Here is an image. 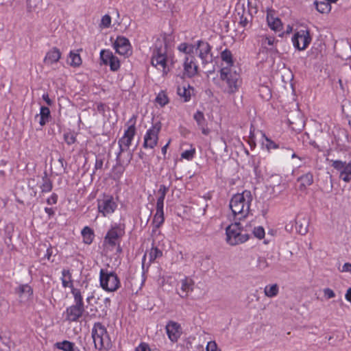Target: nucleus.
Masks as SVG:
<instances>
[{
  "instance_id": "nucleus-1",
  "label": "nucleus",
  "mask_w": 351,
  "mask_h": 351,
  "mask_svg": "<svg viewBox=\"0 0 351 351\" xmlns=\"http://www.w3.org/2000/svg\"><path fill=\"white\" fill-rule=\"evenodd\" d=\"M171 38L170 36H162L158 38L154 43L152 56V64L160 70L163 74L169 72L167 68V50L171 46Z\"/></svg>"
},
{
  "instance_id": "nucleus-2",
  "label": "nucleus",
  "mask_w": 351,
  "mask_h": 351,
  "mask_svg": "<svg viewBox=\"0 0 351 351\" xmlns=\"http://www.w3.org/2000/svg\"><path fill=\"white\" fill-rule=\"evenodd\" d=\"M252 199L251 191L247 190L233 195L230 202V208L235 220L242 221L250 215Z\"/></svg>"
},
{
  "instance_id": "nucleus-3",
  "label": "nucleus",
  "mask_w": 351,
  "mask_h": 351,
  "mask_svg": "<svg viewBox=\"0 0 351 351\" xmlns=\"http://www.w3.org/2000/svg\"><path fill=\"white\" fill-rule=\"evenodd\" d=\"M241 85L240 75L236 69L223 67L220 69L219 86L224 93L234 94Z\"/></svg>"
},
{
  "instance_id": "nucleus-4",
  "label": "nucleus",
  "mask_w": 351,
  "mask_h": 351,
  "mask_svg": "<svg viewBox=\"0 0 351 351\" xmlns=\"http://www.w3.org/2000/svg\"><path fill=\"white\" fill-rule=\"evenodd\" d=\"M250 227L247 224L244 226L241 221L231 223L226 228V242L231 245H236L247 241L249 239L247 232Z\"/></svg>"
},
{
  "instance_id": "nucleus-5",
  "label": "nucleus",
  "mask_w": 351,
  "mask_h": 351,
  "mask_svg": "<svg viewBox=\"0 0 351 351\" xmlns=\"http://www.w3.org/2000/svg\"><path fill=\"white\" fill-rule=\"evenodd\" d=\"M91 336L95 349L109 350L111 340L106 328L100 322L95 323L91 330Z\"/></svg>"
},
{
  "instance_id": "nucleus-6",
  "label": "nucleus",
  "mask_w": 351,
  "mask_h": 351,
  "mask_svg": "<svg viewBox=\"0 0 351 351\" xmlns=\"http://www.w3.org/2000/svg\"><path fill=\"white\" fill-rule=\"evenodd\" d=\"M99 282L101 288L108 292H114L120 287V280L117 274L101 269L99 272Z\"/></svg>"
},
{
  "instance_id": "nucleus-7",
  "label": "nucleus",
  "mask_w": 351,
  "mask_h": 351,
  "mask_svg": "<svg viewBox=\"0 0 351 351\" xmlns=\"http://www.w3.org/2000/svg\"><path fill=\"white\" fill-rule=\"evenodd\" d=\"M97 202L98 213L104 217H109L114 213L118 206L114 198L107 194L99 196Z\"/></svg>"
},
{
  "instance_id": "nucleus-8",
  "label": "nucleus",
  "mask_w": 351,
  "mask_h": 351,
  "mask_svg": "<svg viewBox=\"0 0 351 351\" xmlns=\"http://www.w3.org/2000/svg\"><path fill=\"white\" fill-rule=\"evenodd\" d=\"M312 38L307 29H302L294 32L291 41L293 47L299 50H305L311 43Z\"/></svg>"
},
{
  "instance_id": "nucleus-9",
  "label": "nucleus",
  "mask_w": 351,
  "mask_h": 351,
  "mask_svg": "<svg viewBox=\"0 0 351 351\" xmlns=\"http://www.w3.org/2000/svg\"><path fill=\"white\" fill-rule=\"evenodd\" d=\"M161 130V124L158 122L148 129L144 136L143 147L145 149L154 148L158 141V134Z\"/></svg>"
},
{
  "instance_id": "nucleus-10",
  "label": "nucleus",
  "mask_w": 351,
  "mask_h": 351,
  "mask_svg": "<svg viewBox=\"0 0 351 351\" xmlns=\"http://www.w3.org/2000/svg\"><path fill=\"white\" fill-rule=\"evenodd\" d=\"M130 125L125 131L123 136L119 140V146L121 152L127 151L136 133L135 122L132 119H130L128 122Z\"/></svg>"
},
{
  "instance_id": "nucleus-11",
  "label": "nucleus",
  "mask_w": 351,
  "mask_h": 351,
  "mask_svg": "<svg viewBox=\"0 0 351 351\" xmlns=\"http://www.w3.org/2000/svg\"><path fill=\"white\" fill-rule=\"evenodd\" d=\"M332 167L339 173V178L346 183L351 182V162L332 160Z\"/></svg>"
},
{
  "instance_id": "nucleus-12",
  "label": "nucleus",
  "mask_w": 351,
  "mask_h": 351,
  "mask_svg": "<svg viewBox=\"0 0 351 351\" xmlns=\"http://www.w3.org/2000/svg\"><path fill=\"white\" fill-rule=\"evenodd\" d=\"M195 46V52L202 61V64H206L212 61L211 47L206 41L198 40Z\"/></svg>"
},
{
  "instance_id": "nucleus-13",
  "label": "nucleus",
  "mask_w": 351,
  "mask_h": 351,
  "mask_svg": "<svg viewBox=\"0 0 351 351\" xmlns=\"http://www.w3.org/2000/svg\"><path fill=\"white\" fill-rule=\"evenodd\" d=\"M184 75L188 77H192L197 75L198 66L193 56H184L183 62Z\"/></svg>"
},
{
  "instance_id": "nucleus-14",
  "label": "nucleus",
  "mask_w": 351,
  "mask_h": 351,
  "mask_svg": "<svg viewBox=\"0 0 351 351\" xmlns=\"http://www.w3.org/2000/svg\"><path fill=\"white\" fill-rule=\"evenodd\" d=\"M15 293L19 298L21 303H25L30 301L33 297V289L28 284L19 285L15 289Z\"/></svg>"
},
{
  "instance_id": "nucleus-15",
  "label": "nucleus",
  "mask_w": 351,
  "mask_h": 351,
  "mask_svg": "<svg viewBox=\"0 0 351 351\" xmlns=\"http://www.w3.org/2000/svg\"><path fill=\"white\" fill-rule=\"evenodd\" d=\"M124 234L123 229L121 226H114L108 230L106 237L105 242L112 246H114L117 244L118 239L123 236Z\"/></svg>"
},
{
  "instance_id": "nucleus-16",
  "label": "nucleus",
  "mask_w": 351,
  "mask_h": 351,
  "mask_svg": "<svg viewBox=\"0 0 351 351\" xmlns=\"http://www.w3.org/2000/svg\"><path fill=\"white\" fill-rule=\"evenodd\" d=\"M84 311V305L73 304L66 310V319L69 322H77Z\"/></svg>"
},
{
  "instance_id": "nucleus-17",
  "label": "nucleus",
  "mask_w": 351,
  "mask_h": 351,
  "mask_svg": "<svg viewBox=\"0 0 351 351\" xmlns=\"http://www.w3.org/2000/svg\"><path fill=\"white\" fill-rule=\"evenodd\" d=\"M113 47L116 52L120 55H126L130 49L129 40L123 36H118Z\"/></svg>"
},
{
  "instance_id": "nucleus-18",
  "label": "nucleus",
  "mask_w": 351,
  "mask_h": 351,
  "mask_svg": "<svg viewBox=\"0 0 351 351\" xmlns=\"http://www.w3.org/2000/svg\"><path fill=\"white\" fill-rule=\"evenodd\" d=\"M166 331L169 339L173 341H177L181 335V328L177 322L171 321L166 326Z\"/></svg>"
},
{
  "instance_id": "nucleus-19",
  "label": "nucleus",
  "mask_w": 351,
  "mask_h": 351,
  "mask_svg": "<svg viewBox=\"0 0 351 351\" xmlns=\"http://www.w3.org/2000/svg\"><path fill=\"white\" fill-rule=\"evenodd\" d=\"M180 283L181 291H178V293L181 298H185L193 291L194 281L191 278L186 277L182 279Z\"/></svg>"
},
{
  "instance_id": "nucleus-20",
  "label": "nucleus",
  "mask_w": 351,
  "mask_h": 351,
  "mask_svg": "<svg viewBox=\"0 0 351 351\" xmlns=\"http://www.w3.org/2000/svg\"><path fill=\"white\" fill-rule=\"evenodd\" d=\"M220 58L221 60V69L226 67L230 69H235V66L234 65V61L233 60L232 52L230 50L226 49L221 51Z\"/></svg>"
},
{
  "instance_id": "nucleus-21",
  "label": "nucleus",
  "mask_w": 351,
  "mask_h": 351,
  "mask_svg": "<svg viewBox=\"0 0 351 351\" xmlns=\"http://www.w3.org/2000/svg\"><path fill=\"white\" fill-rule=\"evenodd\" d=\"M193 119L195 120L202 134L204 135H208L210 130L207 126L208 123L204 117V113L201 111H197L193 115Z\"/></svg>"
},
{
  "instance_id": "nucleus-22",
  "label": "nucleus",
  "mask_w": 351,
  "mask_h": 351,
  "mask_svg": "<svg viewBox=\"0 0 351 351\" xmlns=\"http://www.w3.org/2000/svg\"><path fill=\"white\" fill-rule=\"evenodd\" d=\"M267 21L269 27L271 29L276 32H280L282 30V22L277 16H275V14L272 11L267 12Z\"/></svg>"
},
{
  "instance_id": "nucleus-23",
  "label": "nucleus",
  "mask_w": 351,
  "mask_h": 351,
  "mask_svg": "<svg viewBox=\"0 0 351 351\" xmlns=\"http://www.w3.org/2000/svg\"><path fill=\"white\" fill-rule=\"evenodd\" d=\"M60 58L61 53L60 50L56 47H53L47 53L44 58V62L47 65H51L53 63L58 62Z\"/></svg>"
},
{
  "instance_id": "nucleus-24",
  "label": "nucleus",
  "mask_w": 351,
  "mask_h": 351,
  "mask_svg": "<svg viewBox=\"0 0 351 351\" xmlns=\"http://www.w3.org/2000/svg\"><path fill=\"white\" fill-rule=\"evenodd\" d=\"M193 93V88L186 84L178 86L177 88L178 95L183 99V101H189L191 99V95Z\"/></svg>"
},
{
  "instance_id": "nucleus-25",
  "label": "nucleus",
  "mask_w": 351,
  "mask_h": 351,
  "mask_svg": "<svg viewBox=\"0 0 351 351\" xmlns=\"http://www.w3.org/2000/svg\"><path fill=\"white\" fill-rule=\"evenodd\" d=\"M61 282L62 285L64 288H69L72 289L73 287V280L72 278V274L69 269H63L61 271Z\"/></svg>"
},
{
  "instance_id": "nucleus-26",
  "label": "nucleus",
  "mask_w": 351,
  "mask_h": 351,
  "mask_svg": "<svg viewBox=\"0 0 351 351\" xmlns=\"http://www.w3.org/2000/svg\"><path fill=\"white\" fill-rule=\"evenodd\" d=\"M55 346L56 348L63 351H80V349L75 346L74 343L66 340L57 342Z\"/></svg>"
},
{
  "instance_id": "nucleus-27",
  "label": "nucleus",
  "mask_w": 351,
  "mask_h": 351,
  "mask_svg": "<svg viewBox=\"0 0 351 351\" xmlns=\"http://www.w3.org/2000/svg\"><path fill=\"white\" fill-rule=\"evenodd\" d=\"M40 116L39 123L41 126H44L49 122L51 117L50 110L48 107L41 106L40 109V114H36V117Z\"/></svg>"
},
{
  "instance_id": "nucleus-28",
  "label": "nucleus",
  "mask_w": 351,
  "mask_h": 351,
  "mask_svg": "<svg viewBox=\"0 0 351 351\" xmlns=\"http://www.w3.org/2000/svg\"><path fill=\"white\" fill-rule=\"evenodd\" d=\"M300 182V189L304 190L307 186H311L313 182V176L311 173H307L298 178Z\"/></svg>"
},
{
  "instance_id": "nucleus-29",
  "label": "nucleus",
  "mask_w": 351,
  "mask_h": 351,
  "mask_svg": "<svg viewBox=\"0 0 351 351\" xmlns=\"http://www.w3.org/2000/svg\"><path fill=\"white\" fill-rule=\"evenodd\" d=\"M82 58L80 53L71 51L68 60V64L73 67H78L82 64Z\"/></svg>"
},
{
  "instance_id": "nucleus-30",
  "label": "nucleus",
  "mask_w": 351,
  "mask_h": 351,
  "mask_svg": "<svg viewBox=\"0 0 351 351\" xmlns=\"http://www.w3.org/2000/svg\"><path fill=\"white\" fill-rule=\"evenodd\" d=\"M279 287L277 284L268 285L264 289V293L268 298H274L278 294Z\"/></svg>"
},
{
  "instance_id": "nucleus-31",
  "label": "nucleus",
  "mask_w": 351,
  "mask_h": 351,
  "mask_svg": "<svg viewBox=\"0 0 351 351\" xmlns=\"http://www.w3.org/2000/svg\"><path fill=\"white\" fill-rule=\"evenodd\" d=\"M164 220V213L156 212L152 221V224L154 226L152 231L156 232L163 223Z\"/></svg>"
},
{
  "instance_id": "nucleus-32",
  "label": "nucleus",
  "mask_w": 351,
  "mask_h": 351,
  "mask_svg": "<svg viewBox=\"0 0 351 351\" xmlns=\"http://www.w3.org/2000/svg\"><path fill=\"white\" fill-rule=\"evenodd\" d=\"M178 49L179 51L184 53L185 56H193L195 46L194 45H189L186 43H182L179 45Z\"/></svg>"
},
{
  "instance_id": "nucleus-33",
  "label": "nucleus",
  "mask_w": 351,
  "mask_h": 351,
  "mask_svg": "<svg viewBox=\"0 0 351 351\" xmlns=\"http://www.w3.org/2000/svg\"><path fill=\"white\" fill-rule=\"evenodd\" d=\"M83 241L86 244H90L93 241L94 234L93 230L88 226L84 227L82 230Z\"/></svg>"
},
{
  "instance_id": "nucleus-34",
  "label": "nucleus",
  "mask_w": 351,
  "mask_h": 351,
  "mask_svg": "<svg viewBox=\"0 0 351 351\" xmlns=\"http://www.w3.org/2000/svg\"><path fill=\"white\" fill-rule=\"evenodd\" d=\"M262 146L267 151H270L271 149H278L279 147L278 145L267 137L264 133H262Z\"/></svg>"
},
{
  "instance_id": "nucleus-35",
  "label": "nucleus",
  "mask_w": 351,
  "mask_h": 351,
  "mask_svg": "<svg viewBox=\"0 0 351 351\" xmlns=\"http://www.w3.org/2000/svg\"><path fill=\"white\" fill-rule=\"evenodd\" d=\"M53 184L51 180L47 176L43 178V183L40 189L43 193H49L52 190Z\"/></svg>"
},
{
  "instance_id": "nucleus-36",
  "label": "nucleus",
  "mask_w": 351,
  "mask_h": 351,
  "mask_svg": "<svg viewBox=\"0 0 351 351\" xmlns=\"http://www.w3.org/2000/svg\"><path fill=\"white\" fill-rule=\"evenodd\" d=\"M162 252L158 248L156 247H152L149 252V263H153L156 258L162 256Z\"/></svg>"
},
{
  "instance_id": "nucleus-37",
  "label": "nucleus",
  "mask_w": 351,
  "mask_h": 351,
  "mask_svg": "<svg viewBox=\"0 0 351 351\" xmlns=\"http://www.w3.org/2000/svg\"><path fill=\"white\" fill-rule=\"evenodd\" d=\"M114 55L112 52L108 49H103L100 51V58L102 62L108 65V62L113 58Z\"/></svg>"
},
{
  "instance_id": "nucleus-38",
  "label": "nucleus",
  "mask_w": 351,
  "mask_h": 351,
  "mask_svg": "<svg viewBox=\"0 0 351 351\" xmlns=\"http://www.w3.org/2000/svg\"><path fill=\"white\" fill-rule=\"evenodd\" d=\"M71 290V293L74 298L75 304L84 305L83 298L81 294V291L76 288H73Z\"/></svg>"
},
{
  "instance_id": "nucleus-39",
  "label": "nucleus",
  "mask_w": 351,
  "mask_h": 351,
  "mask_svg": "<svg viewBox=\"0 0 351 351\" xmlns=\"http://www.w3.org/2000/svg\"><path fill=\"white\" fill-rule=\"evenodd\" d=\"M316 9L321 13H326L330 10V5L328 1L315 2Z\"/></svg>"
},
{
  "instance_id": "nucleus-40",
  "label": "nucleus",
  "mask_w": 351,
  "mask_h": 351,
  "mask_svg": "<svg viewBox=\"0 0 351 351\" xmlns=\"http://www.w3.org/2000/svg\"><path fill=\"white\" fill-rule=\"evenodd\" d=\"M195 152V148L192 145H191L190 149L184 151L181 154V157L182 158L186 159L187 160H191L194 158Z\"/></svg>"
},
{
  "instance_id": "nucleus-41",
  "label": "nucleus",
  "mask_w": 351,
  "mask_h": 351,
  "mask_svg": "<svg viewBox=\"0 0 351 351\" xmlns=\"http://www.w3.org/2000/svg\"><path fill=\"white\" fill-rule=\"evenodd\" d=\"M156 101L160 106H164L168 104L169 99L167 95L163 91H161L158 94L156 98Z\"/></svg>"
},
{
  "instance_id": "nucleus-42",
  "label": "nucleus",
  "mask_w": 351,
  "mask_h": 351,
  "mask_svg": "<svg viewBox=\"0 0 351 351\" xmlns=\"http://www.w3.org/2000/svg\"><path fill=\"white\" fill-rule=\"evenodd\" d=\"M108 65L110 66V70L112 71H117L120 67V62L117 57L113 56V58L110 60Z\"/></svg>"
},
{
  "instance_id": "nucleus-43",
  "label": "nucleus",
  "mask_w": 351,
  "mask_h": 351,
  "mask_svg": "<svg viewBox=\"0 0 351 351\" xmlns=\"http://www.w3.org/2000/svg\"><path fill=\"white\" fill-rule=\"evenodd\" d=\"M111 25V17L108 14H105L102 16L99 27L101 29L108 28Z\"/></svg>"
},
{
  "instance_id": "nucleus-44",
  "label": "nucleus",
  "mask_w": 351,
  "mask_h": 351,
  "mask_svg": "<svg viewBox=\"0 0 351 351\" xmlns=\"http://www.w3.org/2000/svg\"><path fill=\"white\" fill-rule=\"evenodd\" d=\"M256 267L261 270L265 269L268 267V263L266 258L264 257H258Z\"/></svg>"
},
{
  "instance_id": "nucleus-45",
  "label": "nucleus",
  "mask_w": 351,
  "mask_h": 351,
  "mask_svg": "<svg viewBox=\"0 0 351 351\" xmlns=\"http://www.w3.org/2000/svg\"><path fill=\"white\" fill-rule=\"evenodd\" d=\"M254 235L258 239H263L265 237V230L261 226H258L254 228Z\"/></svg>"
},
{
  "instance_id": "nucleus-46",
  "label": "nucleus",
  "mask_w": 351,
  "mask_h": 351,
  "mask_svg": "<svg viewBox=\"0 0 351 351\" xmlns=\"http://www.w3.org/2000/svg\"><path fill=\"white\" fill-rule=\"evenodd\" d=\"M206 351H220L215 341H211L207 343Z\"/></svg>"
},
{
  "instance_id": "nucleus-47",
  "label": "nucleus",
  "mask_w": 351,
  "mask_h": 351,
  "mask_svg": "<svg viewBox=\"0 0 351 351\" xmlns=\"http://www.w3.org/2000/svg\"><path fill=\"white\" fill-rule=\"evenodd\" d=\"M324 295L326 299H331L335 297V293L330 288H326L323 290Z\"/></svg>"
},
{
  "instance_id": "nucleus-48",
  "label": "nucleus",
  "mask_w": 351,
  "mask_h": 351,
  "mask_svg": "<svg viewBox=\"0 0 351 351\" xmlns=\"http://www.w3.org/2000/svg\"><path fill=\"white\" fill-rule=\"evenodd\" d=\"M58 201V195L56 193H53L47 199V203L49 205L56 204Z\"/></svg>"
},
{
  "instance_id": "nucleus-49",
  "label": "nucleus",
  "mask_w": 351,
  "mask_h": 351,
  "mask_svg": "<svg viewBox=\"0 0 351 351\" xmlns=\"http://www.w3.org/2000/svg\"><path fill=\"white\" fill-rule=\"evenodd\" d=\"M239 23L241 27H245L247 25L249 21L247 16H245L243 14H242L239 16Z\"/></svg>"
},
{
  "instance_id": "nucleus-50",
  "label": "nucleus",
  "mask_w": 351,
  "mask_h": 351,
  "mask_svg": "<svg viewBox=\"0 0 351 351\" xmlns=\"http://www.w3.org/2000/svg\"><path fill=\"white\" fill-rule=\"evenodd\" d=\"M341 272H348L351 274V263H346L343 267L342 269H340Z\"/></svg>"
},
{
  "instance_id": "nucleus-51",
  "label": "nucleus",
  "mask_w": 351,
  "mask_h": 351,
  "mask_svg": "<svg viewBox=\"0 0 351 351\" xmlns=\"http://www.w3.org/2000/svg\"><path fill=\"white\" fill-rule=\"evenodd\" d=\"M136 351H149V347L146 343H141L136 348Z\"/></svg>"
},
{
  "instance_id": "nucleus-52",
  "label": "nucleus",
  "mask_w": 351,
  "mask_h": 351,
  "mask_svg": "<svg viewBox=\"0 0 351 351\" xmlns=\"http://www.w3.org/2000/svg\"><path fill=\"white\" fill-rule=\"evenodd\" d=\"M42 98L47 105L51 106L52 104V101L49 99V95L47 93L43 94Z\"/></svg>"
},
{
  "instance_id": "nucleus-53",
  "label": "nucleus",
  "mask_w": 351,
  "mask_h": 351,
  "mask_svg": "<svg viewBox=\"0 0 351 351\" xmlns=\"http://www.w3.org/2000/svg\"><path fill=\"white\" fill-rule=\"evenodd\" d=\"M298 232H300V234H301L302 235L306 234L307 233V232H308L307 226L302 227V226L301 224L300 226L299 229H298Z\"/></svg>"
},
{
  "instance_id": "nucleus-54",
  "label": "nucleus",
  "mask_w": 351,
  "mask_h": 351,
  "mask_svg": "<svg viewBox=\"0 0 351 351\" xmlns=\"http://www.w3.org/2000/svg\"><path fill=\"white\" fill-rule=\"evenodd\" d=\"M163 206H164V204L163 203L157 202L156 203V212L164 213L163 212Z\"/></svg>"
},
{
  "instance_id": "nucleus-55",
  "label": "nucleus",
  "mask_w": 351,
  "mask_h": 351,
  "mask_svg": "<svg viewBox=\"0 0 351 351\" xmlns=\"http://www.w3.org/2000/svg\"><path fill=\"white\" fill-rule=\"evenodd\" d=\"M45 211L49 217L54 215V211L51 208L46 207L45 208Z\"/></svg>"
},
{
  "instance_id": "nucleus-56",
  "label": "nucleus",
  "mask_w": 351,
  "mask_h": 351,
  "mask_svg": "<svg viewBox=\"0 0 351 351\" xmlns=\"http://www.w3.org/2000/svg\"><path fill=\"white\" fill-rule=\"evenodd\" d=\"M346 299L349 301L350 302H351V288L348 289V290L347 291L346 293Z\"/></svg>"
},
{
  "instance_id": "nucleus-57",
  "label": "nucleus",
  "mask_w": 351,
  "mask_h": 351,
  "mask_svg": "<svg viewBox=\"0 0 351 351\" xmlns=\"http://www.w3.org/2000/svg\"><path fill=\"white\" fill-rule=\"evenodd\" d=\"M265 42L268 45H273L274 44V42H275V39L274 38H267L266 40H265Z\"/></svg>"
},
{
  "instance_id": "nucleus-58",
  "label": "nucleus",
  "mask_w": 351,
  "mask_h": 351,
  "mask_svg": "<svg viewBox=\"0 0 351 351\" xmlns=\"http://www.w3.org/2000/svg\"><path fill=\"white\" fill-rule=\"evenodd\" d=\"M165 197V193L162 192L161 195L158 197L157 202H160V203H163L164 204Z\"/></svg>"
},
{
  "instance_id": "nucleus-59",
  "label": "nucleus",
  "mask_w": 351,
  "mask_h": 351,
  "mask_svg": "<svg viewBox=\"0 0 351 351\" xmlns=\"http://www.w3.org/2000/svg\"><path fill=\"white\" fill-rule=\"evenodd\" d=\"M170 143V141H169L165 145H164L162 147V153L165 155L166 153H167V147L169 146Z\"/></svg>"
},
{
  "instance_id": "nucleus-60",
  "label": "nucleus",
  "mask_w": 351,
  "mask_h": 351,
  "mask_svg": "<svg viewBox=\"0 0 351 351\" xmlns=\"http://www.w3.org/2000/svg\"><path fill=\"white\" fill-rule=\"evenodd\" d=\"M102 165H103V162L101 160H96L95 168L96 169L101 168Z\"/></svg>"
},
{
  "instance_id": "nucleus-61",
  "label": "nucleus",
  "mask_w": 351,
  "mask_h": 351,
  "mask_svg": "<svg viewBox=\"0 0 351 351\" xmlns=\"http://www.w3.org/2000/svg\"><path fill=\"white\" fill-rule=\"evenodd\" d=\"M292 29H293L292 27H291V25H289L287 27L286 33H287V34H289V33H291V32H292Z\"/></svg>"
},
{
  "instance_id": "nucleus-62",
  "label": "nucleus",
  "mask_w": 351,
  "mask_h": 351,
  "mask_svg": "<svg viewBox=\"0 0 351 351\" xmlns=\"http://www.w3.org/2000/svg\"><path fill=\"white\" fill-rule=\"evenodd\" d=\"M291 158H298V156L294 152H293L292 154H291Z\"/></svg>"
},
{
  "instance_id": "nucleus-63",
  "label": "nucleus",
  "mask_w": 351,
  "mask_h": 351,
  "mask_svg": "<svg viewBox=\"0 0 351 351\" xmlns=\"http://www.w3.org/2000/svg\"><path fill=\"white\" fill-rule=\"evenodd\" d=\"M146 257H147V254H145V255L143 256V260H142V261H143V265H144V263H145V259H146Z\"/></svg>"
},
{
  "instance_id": "nucleus-64",
  "label": "nucleus",
  "mask_w": 351,
  "mask_h": 351,
  "mask_svg": "<svg viewBox=\"0 0 351 351\" xmlns=\"http://www.w3.org/2000/svg\"><path fill=\"white\" fill-rule=\"evenodd\" d=\"M339 85H340V86H342V81H341V80H339Z\"/></svg>"
}]
</instances>
